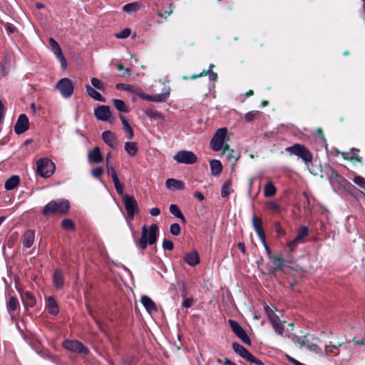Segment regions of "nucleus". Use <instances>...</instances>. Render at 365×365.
I'll return each instance as SVG.
<instances>
[{
    "mask_svg": "<svg viewBox=\"0 0 365 365\" xmlns=\"http://www.w3.org/2000/svg\"><path fill=\"white\" fill-rule=\"evenodd\" d=\"M6 27L9 34H12L16 31V28L10 24H6Z\"/></svg>",
    "mask_w": 365,
    "mask_h": 365,
    "instance_id": "nucleus-63",
    "label": "nucleus"
},
{
    "mask_svg": "<svg viewBox=\"0 0 365 365\" xmlns=\"http://www.w3.org/2000/svg\"><path fill=\"white\" fill-rule=\"evenodd\" d=\"M20 179L17 175H13L9 178L5 182V189L11 190L19 185Z\"/></svg>",
    "mask_w": 365,
    "mask_h": 365,
    "instance_id": "nucleus-31",
    "label": "nucleus"
},
{
    "mask_svg": "<svg viewBox=\"0 0 365 365\" xmlns=\"http://www.w3.org/2000/svg\"><path fill=\"white\" fill-rule=\"evenodd\" d=\"M22 302L26 307V309L27 310L28 307H32L36 304L35 297L30 293L26 292L24 294L21 295Z\"/></svg>",
    "mask_w": 365,
    "mask_h": 365,
    "instance_id": "nucleus-28",
    "label": "nucleus"
},
{
    "mask_svg": "<svg viewBox=\"0 0 365 365\" xmlns=\"http://www.w3.org/2000/svg\"><path fill=\"white\" fill-rule=\"evenodd\" d=\"M321 178H327L331 184L340 182L338 174L330 166H324V168L321 170Z\"/></svg>",
    "mask_w": 365,
    "mask_h": 365,
    "instance_id": "nucleus-14",
    "label": "nucleus"
},
{
    "mask_svg": "<svg viewBox=\"0 0 365 365\" xmlns=\"http://www.w3.org/2000/svg\"><path fill=\"white\" fill-rule=\"evenodd\" d=\"M125 150L131 157L136 155L138 148L135 142H126L125 143Z\"/></svg>",
    "mask_w": 365,
    "mask_h": 365,
    "instance_id": "nucleus-34",
    "label": "nucleus"
},
{
    "mask_svg": "<svg viewBox=\"0 0 365 365\" xmlns=\"http://www.w3.org/2000/svg\"><path fill=\"white\" fill-rule=\"evenodd\" d=\"M252 221H253V225H254V227H255L256 232H257L259 237L262 240V242H264L265 234L262 227V220L257 216H254L252 218Z\"/></svg>",
    "mask_w": 365,
    "mask_h": 365,
    "instance_id": "nucleus-22",
    "label": "nucleus"
},
{
    "mask_svg": "<svg viewBox=\"0 0 365 365\" xmlns=\"http://www.w3.org/2000/svg\"><path fill=\"white\" fill-rule=\"evenodd\" d=\"M141 302L146 309V310L150 314L152 312H156L157 307L153 300L148 296H143L141 297Z\"/></svg>",
    "mask_w": 365,
    "mask_h": 365,
    "instance_id": "nucleus-25",
    "label": "nucleus"
},
{
    "mask_svg": "<svg viewBox=\"0 0 365 365\" xmlns=\"http://www.w3.org/2000/svg\"><path fill=\"white\" fill-rule=\"evenodd\" d=\"M354 182L361 187H365V180L359 176L355 177Z\"/></svg>",
    "mask_w": 365,
    "mask_h": 365,
    "instance_id": "nucleus-55",
    "label": "nucleus"
},
{
    "mask_svg": "<svg viewBox=\"0 0 365 365\" xmlns=\"http://www.w3.org/2000/svg\"><path fill=\"white\" fill-rule=\"evenodd\" d=\"M140 8L139 3L138 2H133L130 4H128L123 6V11L125 12H135L137 11Z\"/></svg>",
    "mask_w": 365,
    "mask_h": 365,
    "instance_id": "nucleus-41",
    "label": "nucleus"
},
{
    "mask_svg": "<svg viewBox=\"0 0 365 365\" xmlns=\"http://www.w3.org/2000/svg\"><path fill=\"white\" fill-rule=\"evenodd\" d=\"M146 114L148 116L153 118H161L162 114L160 112L158 111H153L151 110H147Z\"/></svg>",
    "mask_w": 365,
    "mask_h": 365,
    "instance_id": "nucleus-50",
    "label": "nucleus"
},
{
    "mask_svg": "<svg viewBox=\"0 0 365 365\" xmlns=\"http://www.w3.org/2000/svg\"><path fill=\"white\" fill-rule=\"evenodd\" d=\"M120 120L123 124V129L125 131V133L127 134V138L128 140L133 139L134 136V133L132 127L128 123V120L125 119V118L120 115Z\"/></svg>",
    "mask_w": 365,
    "mask_h": 365,
    "instance_id": "nucleus-27",
    "label": "nucleus"
},
{
    "mask_svg": "<svg viewBox=\"0 0 365 365\" xmlns=\"http://www.w3.org/2000/svg\"><path fill=\"white\" fill-rule=\"evenodd\" d=\"M53 280L55 287L57 289L62 288L63 286V273L60 269H56L53 276Z\"/></svg>",
    "mask_w": 365,
    "mask_h": 365,
    "instance_id": "nucleus-32",
    "label": "nucleus"
},
{
    "mask_svg": "<svg viewBox=\"0 0 365 365\" xmlns=\"http://www.w3.org/2000/svg\"><path fill=\"white\" fill-rule=\"evenodd\" d=\"M19 304L18 299L15 297H11L7 303V308L10 312H14L19 307Z\"/></svg>",
    "mask_w": 365,
    "mask_h": 365,
    "instance_id": "nucleus-40",
    "label": "nucleus"
},
{
    "mask_svg": "<svg viewBox=\"0 0 365 365\" xmlns=\"http://www.w3.org/2000/svg\"><path fill=\"white\" fill-rule=\"evenodd\" d=\"M88 158L91 163L95 164L101 163L103 160L101 150L98 146L94 147L88 152Z\"/></svg>",
    "mask_w": 365,
    "mask_h": 365,
    "instance_id": "nucleus-16",
    "label": "nucleus"
},
{
    "mask_svg": "<svg viewBox=\"0 0 365 365\" xmlns=\"http://www.w3.org/2000/svg\"><path fill=\"white\" fill-rule=\"evenodd\" d=\"M297 341L301 346H307V348L312 351H317L318 346L316 344H310L307 335L303 336L302 338L297 339Z\"/></svg>",
    "mask_w": 365,
    "mask_h": 365,
    "instance_id": "nucleus-24",
    "label": "nucleus"
},
{
    "mask_svg": "<svg viewBox=\"0 0 365 365\" xmlns=\"http://www.w3.org/2000/svg\"><path fill=\"white\" fill-rule=\"evenodd\" d=\"M238 304L240 307V309L242 312H247V311L251 312L250 307L246 304V302L243 300V299H240L238 302Z\"/></svg>",
    "mask_w": 365,
    "mask_h": 365,
    "instance_id": "nucleus-49",
    "label": "nucleus"
},
{
    "mask_svg": "<svg viewBox=\"0 0 365 365\" xmlns=\"http://www.w3.org/2000/svg\"><path fill=\"white\" fill-rule=\"evenodd\" d=\"M103 140L110 148H115L117 146V138L114 133L110 130H106L102 133Z\"/></svg>",
    "mask_w": 365,
    "mask_h": 365,
    "instance_id": "nucleus-17",
    "label": "nucleus"
},
{
    "mask_svg": "<svg viewBox=\"0 0 365 365\" xmlns=\"http://www.w3.org/2000/svg\"><path fill=\"white\" fill-rule=\"evenodd\" d=\"M227 133V129L226 128L217 130L210 141V146L214 151H219L224 148V142L226 138Z\"/></svg>",
    "mask_w": 365,
    "mask_h": 365,
    "instance_id": "nucleus-4",
    "label": "nucleus"
},
{
    "mask_svg": "<svg viewBox=\"0 0 365 365\" xmlns=\"http://www.w3.org/2000/svg\"><path fill=\"white\" fill-rule=\"evenodd\" d=\"M29 128V118L25 114H21L14 125V131L17 135L22 134Z\"/></svg>",
    "mask_w": 365,
    "mask_h": 365,
    "instance_id": "nucleus-11",
    "label": "nucleus"
},
{
    "mask_svg": "<svg viewBox=\"0 0 365 365\" xmlns=\"http://www.w3.org/2000/svg\"><path fill=\"white\" fill-rule=\"evenodd\" d=\"M69 209V202L67 200L51 201L43 210V215L46 216L50 214L53 215H64L67 213Z\"/></svg>",
    "mask_w": 365,
    "mask_h": 365,
    "instance_id": "nucleus-2",
    "label": "nucleus"
},
{
    "mask_svg": "<svg viewBox=\"0 0 365 365\" xmlns=\"http://www.w3.org/2000/svg\"><path fill=\"white\" fill-rule=\"evenodd\" d=\"M4 114V106L0 100V123L2 122L3 117Z\"/></svg>",
    "mask_w": 365,
    "mask_h": 365,
    "instance_id": "nucleus-61",
    "label": "nucleus"
},
{
    "mask_svg": "<svg viewBox=\"0 0 365 365\" xmlns=\"http://www.w3.org/2000/svg\"><path fill=\"white\" fill-rule=\"evenodd\" d=\"M308 235V228L305 226L300 227L297 231L296 237L288 243V246L293 250L294 247L304 242V238Z\"/></svg>",
    "mask_w": 365,
    "mask_h": 365,
    "instance_id": "nucleus-15",
    "label": "nucleus"
},
{
    "mask_svg": "<svg viewBox=\"0 0 365 365\" xmlns=\"http://www.w3.org/2000/svg\"><path fill=\"white\" fill-rule=\"evenodd\" d=\"M158 232V226L157 224H153L149 229L146 225L142 227L141 237L137 241V245L141 250H145L148 245H153L157 240Z\"/></svg>",
    "mask_w": 365,
    "mask_h": 365,
    "instance_id": "nucleus-1",
    "label": "nucleus"
},
{
    "mask_svg": "<svg viewBox=\"0 0 365 365\" xmlns=\"http://www.w3.org/2000/svg\"><path fill=\"white\" fill-rule=\"evenodd\" d=\"M150 213L152 216H158L160 213V209L158 207H153L150 210Z\"/></svg>",
    "mask_w": 365,
    "mask_h": 365,
    "instance_id": "nucleus-62",
    "label": "nucleus"
},
{
    "mask_svg": "<svg viewBox=\"0 0 365 365\" xmlns=\"http://www.w3.org/2000/svg\"><path fill=\"white\" fill-rule=\"evenodd\" d=\"M183 259L190 266H195L200 263V257L195 250L185 253Z\"/></svg>",
    "mask_w": 365,
    "mask_h": 365,
    "instance_id": "nucleus-18",
    "label": "nucleus"
},
{
    "mask_svg": "<svg viewBox=\"0 0 365 365\" xmlns=\"http://www.w3.org/2000/svg\"><path fill=\"white\" fill-rule=\"evenodd\" d=\"M291 155H296L302 158L305 163H309L312 160L311 153L304 145L300 144H294L293 146L288 147L285 149Z\"/></svg>",
    "mask_w": 365,
    "mask_h": 365,
    "instance_id": "nucleus-5",
    "label": "nucleus"
},
{
    "mask_svg": "<svg viewBox=\"0 0 365 365\" xmlns=\"http://www.w3.org/2000/svg\"><path fill=\"white\" fill-rule=\"evenodd\" d=\"M232 181L230 180H227L222 188V196L227 197L230 194L229 188L231 186Z\"/></svg>",
    "mask_w": 365,
    "mask_h": 365,
    "instance_id": "nucleus-47",
    "label": "nucleus"
},
{
    "mask_svg": "<svg viewBox=\"0 0 365 365\" xmlns=\"http://www.w3.org/2000/svg\"><path fill=\"white\" fill-rule=\"evenodd\" d=\"M131 33V30L128 28L124 29L123 31H121L119 33H117L115 34V36L117 38H128Z\"/></svg>",
    "mask_w": 365,
    "mask_h": 365,
    "instance_id": "nucleus-45",
    "label": "nucleus"
},
{
    "mask_svg": "<svg viewBox=\"0 0 365 365\" xmlns=\"http://www.w3.org/2000/svg\"><path fill=\"white\" fill-rule=\"evenodd\" d=\"M123 201L128 216L133 219L135 212L138 211L137 201L133 196L128 195H124L123 196Z\"/></svg>",
    "mask_w": 365,
    "mask_h": 365,
    "instance_id": "nucleus-10",
    "label": "nucleus"
},
{
    "mask_svg": "<svg viewBox=\"0 0 365 365\" xmlns=\"http://www.w3.org/2000/svg\"><path fill=\"white\" fill-rule=\"evenodd\" d=\"M287 359H289V361L290 362H292V364H294V365H302V363L295 360L294 359L289 356H287Z\"/></svg>",
    "mask_w": 365,
    "mask_h": 365,
    "instance_id": "nucleus-64",
    "label": "nucleus"
},
{
    "mask_svg": "<svg viewBox=\"0 0 365 365\" xmlns=\"http://www.w3.org/2000/svg\"><path fill=\"white\" fill-rule=\"evenodd\" d=\"M204 75H209L210 78L212 80V81H216L217 78V75L216 73L213 72L212 71H203L199 75H193L192 76H191V78L192 79H195L197 77H201Z\"/></svg>",
    "mask_w": 365,
    "mask_h": 365,
    "instance_id": "nucleus-43",
    "label": "nucleus"
},
{
    "mask_svg": "<svg viewBox=\"0 0 365 365\" xmlns=\"http://www.w3.org/2000/svg\"><path fill=\"white\" fill-rule=\"evenodd\" d=\"M232 348L234 351L238 354L241 357L246 359L247 361L254 363L257 365H264L263 362L255 357L247 349L243 347L238 343H233Z\"/></svg>",
    "mask_w": 365,
    "mask_h": 365,
    "instance_id": "nucleus-6",
    "label": "nucleus"
},
{
    "mask_svg": "<svg viewBox=\"0 0 365 365\" xmlns=\"http://www.w3.org/2000/svg\"><path fill=\"white\" fill-rule=\"evenodd\" d=\"M47 309L51 314L56 315L58 313V307L54 298L48 297L47 299Z\"/></svg>",
    "mask_w": 365,
    "mask_h": 365,
    "instance_id": "nucleus-30",
    "label": "nucleus"
},
{
    "mask_svg": "<svg viewBox=\"0 0 365 365\" xmlns=\"http://www.w3.org/2000/svg\"><path fill=\"white\" fill-rule=\"evenodd\" d=\"M86 90L87 94L92 98L99 101L101 102H105L106 99L101 96V94L95 90L94 88L91 86L90 85H86Z\"/></svg>",
    "mask_w": 365,
    "mask_h": 365,
    "instance_id": "nucleus-26",
    "label": "nucleus"
},
{
    "mask_svg": "<svg viewBox=\"0 0 365 365\" xmlns=\"http://www.w3.org/2000/svg\"><path fill=\"white\" fill-rule=\"evenodd\" d=\"M96 118L102 121H108L111 116L110 107L108 106H98L94 109Z\"/></svg>",
    "mask_w": 365,
    "mask_h": 365,
    "instance_id": "nucleus-12",
    "label": "nucleus"
},
{
    "mask_svg": "<svg viewBox=\"0 0 365 365\" xmlns=\"http://www.w3.org/2000/svg\"><path fill=\"white\" fill-rule=\"evenodd\" d=\"M165 185H166L167 188H168V189L173 187L176 190H183L185 187L183 182L176 180V179H174V178H170V179L167 180Z\"/></svg>",
    "mask_w": 365,
    "mask_h": 365,
    "instance_id": "nucleus-29",
    "label": "nucleus"
},
{
    "mask_svg": "<svg viewBox=\"0 0 365 365\" xmlns=\"http://www.w3.org/2000/svg\"><path fill=\"white\" fill-rule=\"evenodd\" d=\"M54 163L48 158L39 159L37 161V172L41 176L48 178L54 173Z\"/></svg>",
    "mask_w": 365,
    "mask_h": 365,
    "instance_id": "nucleus-3",
    "label": "nucleus"
},
{
    "mask_svg": "<svg viewBox=\"0 0 365 365\" xmlns=\"http://www.w3.org/2000/svg\"><path fill=\"white\" fill-rule=\"evenodd\" d=\"M116 88L118 89H122V90H125V91L131 92V93H135L138 95V93H140V88H135L134 86H133L131 85L123 84V83H118L116 85Z\"/></svg>",
    "mask_w": 365,
    "mask_h": 365,
    "instance_id": "nucleus-36",
    "label": "nucleus"
},
{
    "mask_svg": "<svg viewBox=\"0 0 365 365\" xmlns=\"http://www.w3.org/2000/svg\"><path fill=\"white\" fill-rule=\"evenodd\" d=\"M170 212L173 215L178 217L183 224H185L186 222L184 215H182L180 210L176 205L173 204L170 206Z\"/></svg>",
    "mask_w": 365,
    "mask_h": 365,
    "instance_id": "nucleus-35",
    "label": "nucleus"
},
{
    "mask_svg": "<svg viewBox=\"0 0 365 365\" xmlns=\"http://www.w3.org/2000/svg\"><path fill=\"white\" fill-rule=\"evenodd\" d=\"M174 159L180 163L193 164L197 162V156L191 151L181 150L176 153Z\"/></svg>",
    "mask_w": 365,
    "mask_h": 365,
    "instance_id": "nucleus-9",
    "label": "nucleus"
},
{
    "mask_svg": "<svg viewBox=\"0 0 365 365\" xmlns=\"http://www.w3.org/2000/svg\"><path fill=\"white\" fill-rule=\"evenodd\" d=\"M115 187L118 194H120V195L123 194V186L121 185L120 182L115 185Z\"/></svg>",
    "mask_w": 365,
    "mask_h": 365,
    "instance_id": "nucleus-60",
    "label": "nucleus"
},
{
    "mask_svg": "<svg viewBox=\"0 0 365 365\" xmlns=\"http://www.w3.org/2000/svg\"><path fill=\"white\" fill-rule=\"evenodd\" d=\"M62 227L66 230H73L75 229V225L73 222L70 219H65L62 221Z\"/></svg>",
    "mask_w": 365,
    "mask_h": 365,
    "instance_id": "nucleus-44",
    "label": "nucleus"
},
{
    "mask_svg": "<svg viewBox=\"0 0 365 365\" xmlns=\"http://www.w3.org/2000/svg\"><path fill=\"white\" fill-rule=\"evenodd\" d=\"M268 317L275 331L278 332L279 334H282L284 331V327L282 325V323H281L279 317L273 313L272 314H269Z\"/></svg>",
    "mask_w": 365,
    "mask_h": 365,
    "instance_id": "nucleus-21",
    "label": "nucleus"
},
{
    "mask_svg": "<svg viewBox=\"0 0 365 365\" xmlns=\"http://www.w3.org/2000/svg\"><path fill=\"white\" fill-rule=\"evenodd\" d=\"M56 57L59 59L61 63V66L63 69H66L67 68V62H66V59L63 55V53L58 54L56 56Z\"/></svg>",
    "mask_w": 365,
    "mask_h": 365,
    "instance_id": "nucleus-53",
    "label": "nucleus"
},
{
    "mask_svg": "<svg viewBox=\"0 0 365 365\" xmlns=\"http://www.w3.org/2000/svg\"><path fill=\"white\" fill-rule=\"evenodd\" d=\"M113 102L116 109L119 111L124 113L128 112V108L123 101L119 99H113Z\"/></svg>",
    "mask_w": 365,
    "mask_h": 365,
    "instance_id": "nucleus-37",
    "label": "nucleus"
},
{
    "mask_svg": "<svg viewBox=\"0 0 365 365\" xmlns=\"http://www.w3.org/2000/svg\"><path fill=\"white\" fill-rule=\"evenodd\" d=\"M106 168H107L108 173L110 174L111 176L116 175V172L115 170L114 167H113L112 165H110L108 164V165H106Z\"/></svg>",
    "mask_w": 365,
    "mask_h": 365,
    "instance_id": "nucleus-59",
    "label": "nucleus"
},
{
    "mask_svg": "<svg viewBox=\"0 0 365 365\" xmlns=\"http://www.w3.org/2000/svg\"><path fill=\"white\" fill-rule=\"evenodd\" d=\"M1 73L4 76H6L9 74V61L6 60L1 65Z\"/></svg>",
    "mask_w": 365,
    "mask_h": 365,
    "instance_id": "nucleus-52",
    "label": "nucleus"
},
{
    "mask_svg": "<svg viewBox=\"0 0 365 365\" xmlns=\"http://www.w3.org/2000/svg\"><path fill=\"white\" fill-rule=\"evenodd\" d=\"M65 349L79 353L87 354L88 350L81 343L78 341H65L63 344Z\"/></svg>",
    "mask_w": 365,
    "mask_h": 365,
    "instance_id": "nucleus-13",
    "label": "nucleus"
},
{
    "mask_svg": "<svg viewBox=\"0 0 365 365\" xmlns=\"http://www.w3.org/2000/svg\"><path fill=\"white\" fill-rule=\"evenodd\" d=\"M229 324L232 330V331L236 334L237 337H239L244 343L247 345H251V341L246 334L245 331L242 328V327L235 320L230 319L228 321Z\"/></svg>",
    "mask_w": 365,
    "mask_h": 365,
    "instance_id": "nucleus-8",
    "label": "nucleus"
},
{
    "mask_svg": "<svg viewBox=\"0 0 365 365\" xmlns=\"http://www.w3.org/2000/svg\"><path fill=\"white\" fill-rule=\"evenodd\" d=\"M163 247L167 250H172L173 249V243L170 240L165 239L163 240Z\"/></svg>",
    "mask_w": 365,
    "mask_h": 365,
    "instance_id": "nucleus-51",
    "label": "nucleus"
},
{
    "mask_svg": "<svg viewBox=\"0 0 365 365\" xmlns=\"http://www.w3.org/2000/svg\"><path fill=\"white\" fill-rule=\"evenodd\" d=\"M91 81L92 86L94 88H96L98 90H101V91H104L106 89V85L102 81H101L98 78H92Z\"/></svg>",
    "mask_w": 365,
    "mask_h": 365,
    "instance_id": "nucleus-42",
    "label": "nucleus"
},
{
    "mask_svg": "<svg viewBox=\"0 0 365 365\" xmlns=\"http://www.w3.org/2000/svg\"><path fill=\"white\" fill-rule=\"evenodd\" d=\"M274 227H275V230L276 232L279 234V235H283L285 234V232L284 230H283V228L282 227V226L280 225L279 222H276L274 223Z\"/></svg>",
    "mask_w": 365,
    "mask_h": 365,
    "instance_id": "nucleus-56",
    "label": "nucleus"
},
{
    "mask_svg": "<svg viewBox=\"0 0 365 365\" xmlns=\"http://www.w3.org/2000/svg\"><path fill=\"white\" fill-rule=\"evenodd\" d=\"M48 41L50 46L56 56L63 53L58 43L53 38H49Z\"/></svg>",
    "mask_w": 365,
    "mask_h": 365,
    "instance_id": "nucleus-38",
    "label": "nucleus"
},
{
    "mask_svg": "<svg viewBox=\"0 0 365 365\" xmlns=\"http://www.w3.org/2000/svg\"><path fill=\"white\" fill-rule=\"evenodd\" d=\"M257 114V112H249L245 115V120L247 121H251L254 119L255 116Z\"/></svg>",
    "mask_w": 365,
    "mask_h": 365,
    "instance_id": "nucleus-57",
    "label": "nucleus"
},
{
    "mask_svg": "<svg viewBox=\"0 0 365 365\" xmlns=\"http://www.w3.org/2000/svg\"><path fill=\"white\" fill-rule=\"evenodd\" d=\"M211 173L214 176H217L222 172V165L220 160H212L210 162Z\"/></svg>",
    "mask_w": 365,
    "mask_h": 365,
    "instance_id": "nucleus-33",
    "label": "nucleus"
},
{
    "mask_svg": "<svg viewBox=\"0 0 365 365\" xmlns=\"http://www.w3.org/2000/svg\"><path fill=\"white\" fill-rule=\"evenodd\" d=\"M222 154L226 155V158L229 160L233 159L235 161H237L240 158V153L232 149H230L228 144L225 145Z\"/></svg>",
    "mask_w": 365,
    "mask_h": 365,
    "instance_id": "nucleus-23",
    "label": "nucleus"
},
{
    "mask_svg": "<svg viewBox=\"0 0 365 365\" xmlns=\"http://www.w3.org/2000/svg\"><path fill=\"white\" fill-rule=\"evenodd\" d=\"M170 232L173 235H175V236L178 235L180 232V227L179 224H178V223L173 224L170 226Z\"/></svg>",
    "mask_w": 365,
    "mask_h": 365,
    "instance_id": "nucleus-48",
    "label": "nucleus"
},
{
    "mask_svg": "<svg viewBox=\"0 0 365 365\" xmlns=\"http://www.w3.org/2000/svg\"><path fill=\"white\" fill-rule=\"evenodd\" d=\"M273 259L277 264L276 268L277 269L284 270L283 266L285 264L286 262L284 259H282L281 257H279L278 255H274L273 257Z\"/></svg>",
    "mask_w": 365,
    "mask_h": 365,
    "instance_id": "nucleus-46",
    "label": "nucleus"
},
{
    "mask_svg": "<svg viewBox=\"0 0 365 365\" xmlns=\"http://www.w3.org/2000/svg\"><path fill=\"white\" fill-rule=\"evenodd\" d=\"M276 193V188L272 182H268L264 186V195L266 197H272Z\"/></svg>",
    "mask_w": 365,
    "mask_h": 365,
    "instance_id": "nucleus-39",
    "label": "nucleus"
},
{
    "mask_svg": "<svg viewBox=\"0 0 365 365\" xmlns=\"http://www.w3.org/2000/svg\"><path fill=\"white\" fill-rule=\"evenodd\" d=\"M35 238V231L33 230H26L22 235V243L23 245L29 248L32 246Z\"/></svg>",
    "mask_w": 365,
    "mask_h": 365,
    "instance_id": "nucleus-20",
    "label": "nucleus"
},
{
    "mask_svg": "<svg viewBox=\"0 0 365 365\" xmlns=\"http://www.w3.org/2000/svg\"><path fill=\"white\" fill-rule=\"evenodd\" d=\"M56 87L65 98L70 97L73 94L74 89L72 81L67 78L61 79Z\"/></svg>",
    "mask_w": 365,
    "mask_h": 365,
    "instance_id": "nucleus-7",
    "label": "nucleus"
},
{
    "mask_svg": "<svg viewBox=\"0 0 365 365\" xmlns=\"http://www.w3.org/2000/svg\"><path fill=\"white\" fill-rule=\"evenodd\" d=\"M169 93H170L169 92H167V93H161V94H159V95L149 96V95H146L145 93L140 91V93H138V96L142 99H145V100H148V101H155V102H163V101H165L166 100V98L169 96Z\"/></svg>",
    "mask_w": 365,
    "mask_h": 365,
    "instance_id": "nucleus-19",
    "label": "nucleus"
},
{
    "mask_svg": "<svg viewBox=\"0 0 365 365\" xmlns=\"http://www.w3.org/2000/svg\"><path fill=\"white\" fill-rule=\"evenodd\" d=\"M103 173V169L101 167H98L92 170V175L96 178H100Z\"/></svg>",
    "mask_w": 365,
    "mask_h": 365,
    "instance_id": "nucleus-54",
    "label": "nucleus"
},
{
    "mask_svg": "<svg viewBox=\"0 0 365 365\" xmlns=\"http://www.w3.org/2000/svg\"><path fill=\"white\" fill-rule=\"evenodd\" d=\"M193 299L192 298L185 299L182 303L184 307L188 308L192 306Z\"/></svg>",
    "mask_w": 365,
    "mask_h": 365,
    "instance_id": "nucleus-58",
    "label": "nucleus"
}]
</instances>
